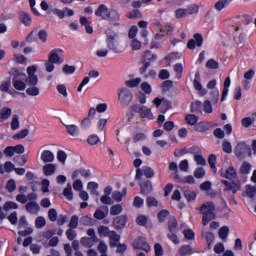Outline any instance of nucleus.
Masks as SVG:
<instances>
[{
    "instance_id": "obj_1",
    "label": "nucleus",
    "mask_w": 256,
    "mask_h": 256,
    "mask_svg": "<svg viewBox=\"0 0 256 256\" xmlns=\"http://www.w3.org/2000/svg\"><path fill=\"white\" fill-rule=\"evenodd\" d=\"M202 215V225L207 227L211 221L217 219V214L215 213V203L212 201L205 202L198 209Z\"/></svg>"
},
{
    "instance_id": "obj_2",
    "label": "nucleus",
    "mask_w": 256,
    "mask_h": 256,
    "mask_svg": "<svg viewBox=\"0 0 256 256\" xmlns=\"http://www.w3.org/2000/svg\"><path fill=\"white\" fill-rule=\"evenodd\" d=\"M105 34L107 49H109V51H113V53H123V46H121V42H119V34L111 28L106 30Z\"/></svg>"
},
{
    "instance_id": "obj_3",
    "label": "nucleus",
    "mask_w": 256,
    "mask_h": 256,
    "mask_svg": "<svg viewBox=\"0 0 256 256\" xmlns=\"http://www.w3.org/2000/svg\"><path fill=\"white\" fill-rule=\"evenodd\" d=\"M10 75L12 78V85L16 91H25L27 84H25L26 75L20 72L17 68H12L10 70Z\"/></svg>"
},
{
    "instance_id": "obj_4",
    "label": "nucleus",
    "mask_w": 256,
    "mask_h": 256,
    "mask_svg": "<svg viewBox=\"0 0 256 256\" xmlns=\"http://www.w3.org/2000/svg\"><path fill=\"white\" fill-rule=\"evenodd\" d=\"M153 61H157V54H153L149 50L145 51L141 60L143 66L139 69L140 75H145V73H147V69L151 67V63H153Z\"/></svg>"
},
{
    "instance_id": "obj_5",
    "label": "nucleus",
    "mask_w": 256,
    "mask_h": 256,
    "mask_svg": "<svg viewBox=\"0 0 256 256\" xmlns=\"http://www.w3.org/2000/svg\"><path fill=\"white\" fill-rule=\"evenodd\" d=\"M118 101L124 109L129 107L131 101H133V92L128 88H120L118 90Z\"/></svg>"
},
{
    "instance_id": "obj_6",
    "label": "nucleus",
    "mask_w": 256,
    "mask_h": 256,
    "mask_svg": "<svg viewBox=\"0 0 256 256\" xmlns=\"http://www.w3.org/2000/svg\"><path fill=\"white\" fill-rule=\"evenodd\" d=\"M133 249L149 253V251H151V246L147 242V238L138 236L133 242Z\"/></svg>"
},
{
    "instance_id": "obj_7",
    "label": "nucleus",
    "mask_w": 256,
    "mask_h": 256,
    "mask_svg": "<svg viewBox=\"0 0 256 256\" xmlns=\"http://www.w3.org/2000/svg\"><path fill=\"white\" fill-rule=\"evenodd\" d=\"M104 21H109L114 27H121V23H119L121 21V14L116 9H110L108 16L104 17Z\"/></svg>"
},
{
    "instance_id": "obj_8",
    "label": "nucleus",
    "mask_w": 256,
    "mask_h": 256,
    "mask_svg": "<svg viewBox=\"0 0 256 256\" xmlns=\"http://www.w3.org/2000/svg\"><path fill=\"white\" fill-rule=\"evenodd\" d=\"M249 151H251V146L247 145L245 142H239L234 148V153L238 159H243Z\"/></svg>"
},
{
    "instance_id": "obj_9",
    "label": "nucleus",
    "mask_w": 256,
    "mask_h": 256,
    "mask_svg": "<svg viewBox=\"0 0 256 256\" xmlns=\"http://www.w3.org/2000/svg\"><path fill=\"white\" fill-rule=\"evenodd\" d=\"M65 51L61 48H55L52 51H50V54L48 56V61L50 63H54L55 65H61L63 62V59L59 55H63Z\"/></svg>"
},
{
    "instance_id": "obj_10",
    "label": "nucleus",
    "mask_w": 256,
    "mask_h": 256,
    "mask_svg": "<svg viewBox=\"0 0 256 256\" xmlns=\"http://www.w3.org/2000/svg\"><path fill=\"white\" fill-rule=\"evenodd\" d=\"M222 185L225 186L224 191H231L233 195H236L237 191H241V182L221 180Z\"/></svg>"
},
{
    "instance_id": "obj_11",
    "label": "nucleus",
    "mask_w": 256,
    "mask_h": 256,
    "mask_svg": "<svg viewBox=\"0 0 256 256\" xmlns=\"http://www.w3.org/2000/svg\"><path fill=\"white\" fill-rule=\"evenodd\" d=\"M187 47L193 51L195 47H203V35L201 33H195L193 39H190L187 43Z\"/></svg>"
},
{
    "instance_id": "obj_12",
    "label": "nucleus",
    "mask_w": 256,
    "mask_h": 256,
    "mask_svg": "<svg viewBox=\"0 0 256 256\" xmlns=\"http://www.w3.org/2000/svg\"><path fill=\"white\" fill-rule=\"evenodd\" d=\"M52 13L60 19H65V13L66 17H73V15H75V11L69 7H64L63 10L59 8H54L52 9Z\"/></svg>"
},
{
    "instance_id": "obj_13",
    "label": "nucleus",
    "mask_w": 256,
    "mask_h": 256,
    "mask_svg": "<svg viewBox=\"0 0 256 256\" xmlns=\"http://www.w3.org/2000/svg\"><path fill=\"white\" fill-rule=\"evenodd\" d=\"M140 186V193L144 196L147 197V195H151L153 193V182L150 180H142L139 183Z\"/></svg>"
},
{
    "instance_id": "obj_14",
    "label": "nucleus",
    "mask_w": 256,
    "mask_h": 256,
    "mask_svg": "<svg viewBox=\"0 0 256 256\" xmlns=\"http://www.w3.org/2000/svg\"><path fill=\"white\" fill-rule=\"evenodd\" d=\"M193 85L194 89L196 91H199L200 95L205 96V94L207 93V89L203 88V85L201 84V73H195Z\"/></svg>"
},
{
    "instance_id": "obj_15",
    "label": "nucleus",
    "mask_w": 256,
    "mask_h": 256,
    "mask_svg": "<svg viewBox=\"0 0 256 256\" xmlns=\"http://www.w3.org/2000/svg\"><path fill=\"white\" fill-rule=\"evenodd\" d=\"M125 225H127V215L117 216L113 220V226L116 231H120V229H125Z\"/></svg>"
},
{
    "instance_id": "obj_16",
    "label": "nucleus",
    "mask_w": 256,
    "mask_h": 256,
    "mask_svg": "<svg viewBox=\"0 0 256 256\" xmlns=\"http://www.w3.org/2000/svg\"><path fill=\"white\" fill-rule=\"evenodd\" d=\"M174 181H176V183H188L189 185H195V178L192 175H188L184 178H182L179 173L174 174L173 176Z\"/></svg>"
},
{
    "instance_id": "obj_17",
    "label": "nucleus",
    "mask_w": 256,
    "mask_h": 256,
    "mask_svg": "<svg viewBox=\"0 0 256 256\" xmlns=\"http://www.w3.org/2000/svg\"><path fill=\"white\" fill-rule=\"evenodd\" d=\"M25 210L30 215H37L39 213V211H41V207L39 206V204L37 202H28L25 205Z\"/></svg>"
},
{
    "instance_id": "obj_18",
    "label": "nucleus",
    "mask_w": 256,
    "mask_h": 256,
    "mask_svg": "<svg viewBox=\"0 0 256 256\" xmlns=\"http://www.w3.org/2000/svg\"><path fill=\"white\" fill-rule=\"evenodd\" d=\"M110 9L105 4H101L95 10L96 17H100L103 21H105V17L109 15Z\"/></svg>"
},
{
    "instance_id": "obj_19",
    "label": "nucleus",
    "mask_w": 256,
    "mask_h": 256,
    "mask_svg": "<svg viewBox=\"0 0 256 256\" xmlns=\"http://www.w3.org/2000/svg\"><path fill=\"white\" fill-rule=\"evenodd\" d=\"M19 20L21 21L22 25H25V27H31V24L33 23V19L31 18V14L22 11L19 14Z\"/></svg>"
},
{
    "instance_id": "obj_20",
    "label": "nucleus",
    "mask_w": 256,
    "mask_h": 256,
    "mask_svg": "<svg viewBox=\"0 0 256 256\" xmlns=\"http://www.w3.org/2000/svg\"><path fill=\"white\" fill-rule=\"evenodd\" d=\"M182 193L188 203H191V201H195L197 199V192L189 189V187H184L182 189Z\"/></svg>"
},
{
    "instance_id": "obj_21",
    "label": "nucleus",
    "mask_w": 256,
    "mask_h": 256,
    "mask_svg": "<svg viewBox=\"0 0 256 256\" xmlns=\"http://www.w3.org/2000/svg\"><path fill=\"white\" fill-rule=\"evenodd\" d=\"M79 175H81V177H84V179H89V177H91V170H87L85 168L77 169L72 173V179H77Z\"/></svg>"
},
{
    "instance_id": "obj_22",
    "label": "nucleus",
    "mask_w": 256,
    "mask_h": 256,
    "mask_svg": "<svg viewBox=\"0 0 256 256\" xmlns=\"http://www.w3.org/2000/svg\"><path fill=\"white\" fill-rule=\"evenodd\" d=\"M40 158L43 163H53V161H55V154H53L51 150H44Z\"/></svg>"
},
{
    "instance_id": "obj_23",
    "label": "nucleus",
    "mask_w": 256,
    "mask_h": 256,
    "mask_svg": "<svg viewBox=\"0 0 256 256\" xmlns=\"http://www.w3.org/2000/svg\"><path fill=\"white\" fill-rule=\"evenodd\" d=\"M195 131H197L198 133H206V131H209V129H211V122H199L196 123V125L194 126Z\"/></svg>"
},
{
    "instance_id": "obj_24",
    "label": "nucleus",
    "mask_w": 256,
    "mask_h": 256,
    "mask_svg": "<svg viewBox=\"0 0 256 256\" xmlns=\"http://www.w3.org/2000/svg\"><path fill=\"white\" fill-rule=\"evenodd\" d=\"M222 177H224L225 179H228L229 181H233L237 179V170H235V167L230 166L226 169Z\"/></svg>"
},
{
    "instance_id": "obj_25",
    "label": "nucleus",
    "mask_w": 256,
    "mask_h": 256,
    "mask_svg": "<svg viewBox=\"0 0 256 256\" xmlns=\"http://www.w3.org/2000/svg\"><path fill=\"white\" fill-rule=\"evenodd\" d=\"M66 133L71 137H77L79 135V126L75 124L65 125Z\"/></svg>"
},
{
    "instance_id": "obj_26",
    "label": "nucleus",
    "mask_w": 256,
    "mask_h": 256,
    "mask_svg": "<svg viewBox=\"0 0 256 256\" xmlns=\"http://www.w3.org/2000/svg\"><path fill=\"white\" fill-rule=\"evenodd\" d=\"M13 113V110L9 107H3L0 110V123H3V121H7V119H9V117H11Z\"/></svg>"
},
{
    "instance_id": "obj_27",
    "label": "nucleus",
    "mask_w": 256,
    "mask_h": 256,
    "mask_svg": "<svg viewBox=\"0 0 256 256\" xmlns=\"http://www.w3.org/2000/svg\"><path fill=\"white\" fill-rule=\"evenodd\" d=\"M153 103L157 107V109H159L160 105H164L166 107L165 111H168V109H171V101L165 100L164 98L161 99L159 97H156L153 100Z\"/></svg>"
},
{
    "instance_id": "obj_28",
    "label": "nucleus",
    "mask_w": 256,
    "mask_h": 256,
    "mask_svg": "<svg viewBox=\"0 0 256 256\" xmlns=\"http://www.w3.org/2000/svg\"><path fill=\"white\" fill-rule=\"evenodd\" d=\"M108 237L110 239V247H117V243L121 241V236L113 230L110 232Z\"/></svg>"
},
{
    "instance_id": "obj_29",
    "label": "nucleus",
    "mask_w": 256,
    "mask_h": 256,
    "mask_svg": "<svg viewBox=\"0 0 256 256\" xmlns=\"http://www.w3.org/2000/svg\"><path fill=\"white\" fill-rule=\"evenodd\" d=\"M57 167L55 164H46L43 166V173L46 177H51V175L55 174Z\"/></svg>"
},
{
    "instance_id": "obj_30",
    "label": "nucleus",
    "mask_w": 256,
    "mask_h": 256,
    "mask_svg": "<svg viewBox=\"0 0 256 256\" xmlns=\"http://www.w3.org/2000/svg\"><path fill=\"white\" fill-rule=\"evenodd\" d=\"M231 1L233 0H218L214 5V9L216 11H223V9H227L228 5H231Z\"/></svg>"
},
{
    "instance_id": "obj_31",
    "label": "nucleus",
    "mask_w": 256,
    "mask_h": 256,
    "mask_svg": "<svg viewBox=\"0 0 256 256\" xmlns=\"http://www.w3.org/2000/svg\"><path fill=\"white\" fill-rule=\"evenodd\" d=\"M191 113H201L203 111V103L199 100L192 102L190 105Z\"/></svg>"
},
{
    "instance_id": "obj_32",
    "label": "nucleus",
    "mask_w": 256,
    "mask_h": 256,
    "mask_svg": "<svg viewBox=\"0 0 256 256\" xmlns=\"http://www.w3.org/2000/svg\"><path fill=\"white\" fill-rule=\"evenodd\" d=\"M169 215H171V212L167 209H163L157 214V219L159 223H165L167 219L169 218Z\"/></svg>"
},
{
    "instance_id": "obj_33",
    "label": "nucleus",
    "mask_w": 256,
    "mask_h": 256,
    "mask_svg": "<svg viewBox=\"0 0 256 256\" xmlns=\"http://www.w3.org/2000/svg\"><path fill=\"white\" fill-rule=\"evenodd\" d=\"M178 252L180 256L193 255V248H191V245H182Z\"/></svg>"
},
{
    "instance_id": "obj_34",
    "label": "nucleus",
    "mask_w": 256,
    "mask_h": 256,
    "mask_svg": "<svg viewBox=\"0 0 256 256\" xmlns=\"http://www.w3.org/2000/svg\"><path fill=\"white\" fill-rule=\"evenodd\" d=\"M126 17L128 19H142L143 13H141V10H139V9H133L132 11H130L126 14Z\"/></svg>"
},
{
    "instance_id": "obj_35",
    "label": "nucleus",
    "mask_w": 256,
    "mask_h": 256,
    "mask_svg": "<svg viewBox=\"0 0 256 256\" xmlns=\"http://www.w3.org/2000/svg\"><path fill=\"white\" fill-rule=\"evenodd\" d=\"M253 168V166H251V164L249 162H243L240 169H239V173H241V175H249L251 173V169Z\"/></svg>"
},
{
    "instance_id": "obj_36",
    "label": "nucleus",
    "mask_w": 256,
    "mask_h": 256,
    "mask_svg": "<svg viewBox=\"0 0 256 256\" xmlns=\"http://www.w3.org/2000/svg\"><path fill=\"white\" fill-rule=\"evenodd\" d=\"M208 163L210 168L214 173H217V156L215 154H210L208 157Z\"/></svg>"
},
{
    "instance_id": "obj_37",
    "label": "nucleus",
    "mask_w": 256,
    "mask_h": 256,
    "mask_svg": "<svg viewBox=\"0 0 256 256\" xmlns=\"http://www.w3.org/2000/svg\"><path fill=\"white\" fill-rule=\"evenodd\" d=\"M177 227H179L177 218H172L168 221V230L170 233H177Z\"/></svg>"
},
{
    "instance_id": "obj_38",
    "label": "nucleus",
    "mask_w": 256,
    "mask_h": 256,
    "mask_svg": "<svg viewBox=\"0 0 256 256\" xmlns=\"http://www.w3.org/2000/svg\"><path fill=\"white\" fill-rule=\"evenodd\" d=\"M185 121L188 125H197V121H199V117H197L195 114H188L185 117Z\"/></svg>"
},
{
    "instance_id": "obj_39",
    "label": "nucleus",
    "mask_w": 256,
    "mask_h": 256,
    "mask_svg": "<svg viewBox=\"0 0 256 256\" xmlns=\"http://www.w3.org/2000/svg\"><path fill=\"white\" fill-rule=\"evenodd\" d=\"M63 195L68 201H73V188L71 187V184H68L63 190Z\"/></svg>"
},
{
    "instance_id": "obj_40",
    "label": "nucleus",
    "mask_w": 256,
    "mask_h": 256,
    "mask_svg": "<svg viewBox=\"0 0 256 256\" xmlns=\"http://www.w3.org/2000/svg\"><path fill=\"white\" fill-rule=\"evenodd\" d=\"M110 234L111 230H109V227L103 225L98 227V235L100 237H109Z\"/></svg>"
},
{
    "instance_id": "obj_41",
    "label": "nucleus",
    "mask_w": 256,
    "mask_h": 256,
    "mask_svg": "<svg viewBox=\"0 0 256 256\" xmlns=\"http://www.w3.org/2000/svg\"><path fill=\"white\" fill-rule=\"evenodd\" d=\"M161 89L163 93H167V91H171L173 89V81L172 80H165L161 84Z\"/></svg>"
},
{
    "instance_id": "obj_42",
    "label": "nucleus",
    "mask_w": 256,
    "mask_h": 256,
    "mask_svg": "<svg viewBox=\"0 0 256 256\" xmlns=\"http://www.w3.org/2000/svg\"><path fill=\"white\" fill-rule=\"evenodd\" d=\"M222 151H224V153H228V155L233 153V146L231 145V142H229V140H223Z\"/></svg>"
},
{
    "instance_id": "obj_43",
    "label": "nucleus",
    "mask_w": 256,
    "mask_h": 256,
    "mask_svg": "<svg viewBox=\"0 0 256 256\" xmlns=\"http://www.w3.org/2000/svg\"><path fill=\"white\" fill-rule=\"evenodd\" d=\"M205 239L208 245V249H211L213 243H215V234H213V232H206Z\"/></svg>"
},
{
    "instance_id": "obj_44",
    "label": "nucleus",
    "mask_w": 256,
    "mask_h": 256,
    "mask_svg": "<svg viewBox=\"0 0 256 256\" xmlns=\"http://www.w3.org/2000/svg\"><path fill=\"white\" fill-rule=\"evenodd\" d=\"M143 173L146 179H153V177H155V170L149 166L143 167Z\"/></svg>"
},
{
    "instance_id": "obj_45",
    "label": "nucleus",
    "mask_w": 256,
    "mask_h": 256,
    "mask_svg": "<svg viewBox=\"0 0 256 256\" xmlns=\"http://www.w3.org/2000/svg\"><path fill=\"white\" fill-rule=\"evenodd\" d=\"M218 235H219L220 239L225 241V239H227V237H229V227L228 226L221 227L218 231Z\"/></svg>"
},
{
    "instance_id": "obj_46",
    "label": "nucleus",
    "mask_w": 256,
    "mask_h": 256,
    "mask_svg": "<svg viewBox=\"0 0 256 256\" xmlns=\"http://www.w3.org/2000/svg\"><path fill=\"white\" fill-rule=\"evenodd\" d=\"M47 225V220H45V217L38 216L35 220V227L36 229H43Z\"/></svg>"
},
{
    "instance_id": "obj_47",
    "label": "nucleus",
    "mask_w": 256,
    "mask_h": 256,
    "mask_svg": "<svg viewBox=\"0 0 256 256\" xmlns=\"http://www.w3.org/2000/svg\"><path fill=\"white\" fill-rule=\"evenodd\" d=\"M123 213V206L121 204L113 205L110 208V215H121Z\"/></svg>"
},
{
    "instance_id": "obj_48",
    "label": "nucleus",
    "mask_w": 256,
    "mask_h": 256,
    "mask_svg": "<svg viewBox=\"0 0 256 256\" xmlns=\"http://www.w3.org/2000/svg\"><path fill=\"white\" fill-rule=\"evenodd\" d=\"M75 71H77V67L68 64L64 65L62 68V72L64 73V75H73Z\"/></svg>"
},
{
    "instance_id": "obj_49",
    "label": "nucleus",
    "mask_w": 256,
    "mask_h": 256,
    "mask_svg": "<svg viewBox=\"0 0 256 256\" xmlns=\"http://www.w3.org/2000/svg\"><path fill=\"white\" fill-rule=\"evenodd\" d=\"M4 211H11V209H19V204L13 201H7L3 205Z\"/></svg>"
},
{
    "instance_id": "obj_50",
    "label": "nucleus",
    "mask_w": 256,
    "mask_h": 256,
    "mask_svg": "<svg viewBox=\"0 0 256 256\" xmlns=\"http://www.w3.org/2000/svg\"><path fill=\"white\" fill-rule=\"evenodd\" d=\"M20 124H19V115L14 114L12 116V121H11V129L12 131H17L19 129Z\"/></svg>"
},
{
    "instance_id": "obj_51",
    "label": "nucleus",
    "mask_w": 256,
    "mask_h": 256,
    "mask_svg": "<svg viewBox=\"0 0 256 256\" xmlns=\"http://www.w3.org/2000/svg\"><path fill=\"white\" fill-rule=\"evenodd\" d=\"M141 83V78H135L132 80H127L125 82L126 87H129L130 89H133L134 87H138V85Z\"/></svg>"
},
{
    "instance_id": "obj_52",
    "label": "nucleus",
    "mask_w": 256,
    "mask_h": 256,
    "mask_svg": "<svg viewBox=\"0 0 256 256\" xmlns=\"http://www.w3.org/2000/svg\"><path fill=\"white\" fill-rule=\"evenodd\" d=\"M27 135H29V129L26 128V129L21 130L14 136H12V139H14L16 141L19 139H25V137H27Z\"/></svg>"
},
{
    "instance_id": "obj_53",
    "label": "nucleus",
    "mask_w": 256,
    "mask_h": 256,
    "mask_svg": "<svg viewBox=\"0 0 256 256\" xmlns=\"http://www.w3.org/2000/svg\"><path fill=\"white\" fill-rule=\"evenodd\" d=\"M146 205L147 207H159V201L153 196H148L146 198Z\"/></svg>"
},
{
    "instance_id": "obj_54",
    "label": "nucleus",
    "mask_w": 256,
    "mask_h": 256,
    "mask_svg": "<svg viewBox=\"0 0 256 256\" xmlns=\"http://www.w3.org/2000/svg\"><path fill=\"white\" fill-rule=\"evenodd\" d=\"M255 195H256L255 186L247 185L246 186V196L249 197V199H254Z\"/></svg>"
},
{
    "instance_id": "obj_55",
    "label": "nucleus",
    "mask_w": 256,
    "mask_h": 256,
    "mask_svg": "<svg viewBox=\"0 0 256 256\" xmlns=\"http://www.w3.org/2000/svg\"><path fill=\"white\" fill-rule=\"evenodd\" d=\"M202 108L205 113H208V114L213 113V105L209 100L204 101V103L202 104Z\"/></svg>"
},
{
    "instance_id": "obj_56",
    "label": "nucleus",
    "mask_w": 256,
    "mask_h": 256,
    "mask_svg": "<svg viewBox=\"0 0 256 256\" xmlns=\"http://www.w3.org/2000/svg\"><path fill=\"white\" fill-rule=\"evenodd\" d=\"M140 87L146 95H151V93H153V88L149 82H143Z\"/></svg>"
},
{
    "instance_id": "obj_57",
    "label": "nucleus",
    "mask_w": 256,
    "mask_h": 256,
    "mask_svg": "<svg viewBox=\"0 0 256 256\" xmlns=\"http://www.w3.org/2000/svg\"><path fill=\"white\" fill-rule=\"evenodd\" d=\"M37 83H39V78L37 77V75L28 76L27 84L30 87H36Z\"/></svg>"
},
{
    "instance_id": "obj_58",
    "label": "nucleus",
    "mask_w": 256,
    "mask_h": 256,
    "mask_svg": "<svg viewBox=\"0 0 256 256\" xmlns=\"http://www.w3.org/2000/svg\"><path fill=\"white\" fill-rule=\"evenodd\" d=\"M37 41V30H32L26 37V43H35Z\"/></svg>"
},
{
    "instance_id": "obj_59",
    "label": "nucleus",
    "mask_w": 256,
    "mask_h": 256,
    "mask_svg": "<svg viewBox=\"0 0 256 256\" xmlns=\"http://www.w3.org/2000/svg\"><path fill=\"white\" fill-rule=\"evenodd\" d=\"M26 93L30 97H37L39 95V93H40V90L36 86H32V87L26 89Z\"/></svg>"
},
{
    "instance_id": "obj_60",
    "label": "nucleus",
    "mask_w": 256,
    "mask_h": 256,
    "mask_svg": "<svg viewBox=\"0 0 256 256\" xmlns=\"http://www.w3.org/2000/svg\"><path fill=\"white\" fill-rule=\"evenodd\" d=\"M38 39L42 42V43H47V39H48V37H49V34L47 33V30H44V29H42V30H40L39 32H38Z\"/></svg>"
},
{
    "instance_id": "obj_61",
    "label": "nucleus",
    "mask_w": 256,
    "mask_h": 256,
    "mask_svg": "<svg viewBox=\"0 0 256 256\" xmlns=\"http://www.w3.org/2000/svg\"><path fill=\"white\" fill-rule=\"evenodd\" d=\"M99 141H100L99 136L96 134H92V135L88 136V138H87L88 145H97V143H99Z\"/></svg>"
},
{
    "instance_id": "obj_62",
    "label": "nucleus",
    "mask_w": 256,
    "mask_h": 256,
    "mask_svg": "<svg viewBox=\"0 0 256 256\" xmlns=\"http://www.w3.org/2000/svg\"><path fill=\"white\" fill-rule=\"evenodd\" d=\"M6 189L9 193H13V191H15V189H17V184L15 183V180H13V179L8 180V182L6 184Z\"/></svg>"
},
{
    "instance_id": "obj_63",
    "label": "nucleus",
    "mask_w": 256,
    "mask_h": 256,
    "mask_svg": "<svg viewBox=\"0 0 256 256\" xmlns=\"http://www.w3.org/2000/svg\"><path fill=\"white\" fill-rule=\"evenodd\" d=\"M136 223L137 225H139L140 227H145V225H147V216L145 215H139L136 218Z\"/></svg>"
},
{
    "instance_id": "obj_64",
    "label": "nucleus",
    "mask_w": 256,
    "mask_h": 256,
    "mask_svg": "<svg viewBox=\"0 0 256 256\" xmlns=\"http://www.w3.org/2000/svg\"><path fill=\"white\" fill-rule=\"evenodd\" d=\"M207 69H217L219 67V62L210 59L206 62Z\"/></svg>"
}]
</instances>
